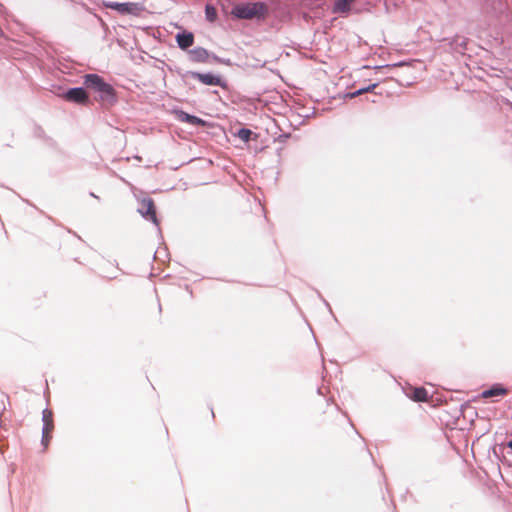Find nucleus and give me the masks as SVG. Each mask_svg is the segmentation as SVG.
<instances>
[{
    "instance_id": "5",
    "label": "nucleus",
    "mask_w": 512,
    "mask_h": 512,
    "mask_svg": "<svg viewBox=\"0 0 512 512\" xmlns=\"http://www.w3.org/2000/svg\"><path fill=\"white\" fill-rule=\"evenodd\" d=\"M65 100L74 102L77 104H86L89 101L88 94L83 88H71L69 89L65 95Z\"/></svg>"
},
{
    "instance_id": "8",
    "label": "nucleus",
    "mask_w": 512,
    "mask_h": 512,
    "mask_svg": "<svg viewBox=\"0 0 512 512\" xmlns=\"http://www.w3.org/2000/svg\"><path fill=\"white\" fill-rule=\"evenodd\" d=\"M43 432L52 433L54 430L53 412L50 409H45L42 412Z\"/></svg>"
},
{
    "instance_id": "17",
    "label": "nucleus",
    "mask_w": 512,
    "mask_h": 512,
    "mask_svg": "<svg viewBox=\"0 0 512 512\" xmlns=\"http://www.w3.org/2000/svg\"><path fill=\"white\" fill-rule=\"evenodd\" d=\"M395 67H407L409 68V65L405 64V63H399V64H386V69H393Z\"/></svg>"
},
{
    "instance_id": "20",
    "label": "nucleus",
    "mask_w": 512,
    "mask_h": 512,
    "mask_svg": "<svg viewBox=\"0 0 512 512\" xmlns=\"http://www.w3.org/2000/svg\"><path fill=\"white\" fill-rule=\"evenodd\" d=\"M508 447L512 449V440L508 443Z\"/></svg>"
},
{
    "instance_id": "13",
    "label": "nucleus",
    "mask_w": 512,
    "mask_h": 512,
    "mask_svg": "<svg viewBox=\"0 0 512 512\" xmlns=\"http://www.w3.org/2000/svg\"><path fill=\"white\" fill-rule=\"evenodd\" d=\"M181 120L184 121V122H187L189 124H192V125H200V126L205 125V121L204 120H202L201 118H199L197 116L190 115V114H187V113H183L181 115Z\"/></svg>"
},
{
    "instance_id": "11",
    "label": "nucleus",
    "mask_w": 512,
    "mask_h": 512,
    "mask_svg": "<svg viewBox=\"0 0 512 512\" xmlns=\"http://www.w3.org/2000/svg\"><path fill=\"white\" fill-rule=\"evenodd\" d=\"M411 398L417 402H427L428 401V392L423 387L414 388L412 391Z\"/></svg>"
},
{
    "instance_id": "6",
    "label": "nucleus",
    "mask_w": 512,
    "mask_h": 512,
    "mask_svg": "<svg viewBox=\"0 0 512 512\" xmlns=\"http://www.w3.org/2000/svg\"><path fill=\"white\" fill-rule=\"evenodd\" d=\"M192 78L197 79L201 83L205 85H214L219 86L221 85V78L219 76L213 75L211 73H198V72H192L191 73Z\"/></svg>"
},
{
    "instance_id": "21",
    "label": "nucleus",
    "mask_w": 512,
    "mask_h": 512,
    "mask_svg": "<svg viewBox=\"0 0 512 512\" xmlns=\"http://www.w3.org/2000/svg\"><path fill=\"white\" fill-rule=\"evenodd\" d=\"M2 34V29L0 28V35Z\"/></svg>"
},
{
    "instance_id": "16",
    "label": "nucleus",
    "mask_w": 512,
    "mask_h": 512,
    "mask_svg": "<svg viewBox=\"0 0 512 512\" xmlns=\"http://www.w3.org/2000/svg\"><path fill=\"white\" fill-rule=\"evenodd\" d=\"M238 136L243 141H249L251 136V131L249 129H240L238 132Z\"/></svg>"
},
{
    "instance_id": "18",
    "label": "nucleus",
    "mask_w": 512,
    "mask_h": 512,
    "mask_svg": "<svg viewBox=\"0 0 512 512\" xmlns=\"http://www.w3.org/2000/svg\"><path fill=\"white\" fill-rule=\"evenodd\" d=\"M362 92H363V90H359V91H357V92H355V93H351V94H350V97H351V98H352V97H355L356 95H359V94H361Z\"/></svg>"
},
{
    "instance_id": "15",
    "label": "nucleus",
    "mask_w": 512,
    "mask_h": 512,
    "mask_svg": "<svg viewBox=\"0 0 512 512\" xmlns=\"http://www.w3.org/2000/svg\"><path fill=\"white\" fill-rule=\"evenodd\" d=\"M52 439V433H49V432H43L42 431V440H41V443L44 447V449L46 450L49 446V443Z\"/></svg>"
},
{
    "instance_id": "12",
    "label": "nucleus",
    "mask_w": 512,
    "mask_h": 512,
    "mask_svg": "<svg viewBox=\"0 0 512 512\" xmlns=\"http://www.w3.org/2000/svg\"><path fill=\"white\" fill-rule=\"evenodd\" d=\"M355 0H337L334 6V12L345 13L350 9V5Z\"/></svg>"
},
{
    "instance_id": "7",
    "label": "nucleus",
    "mask_w": 512,
    "mask_h": 512,
    "mask_svg": "<svg viewBox=\"0 0 512 512\" xmlns=\"http://www.w3.org/2000/svg\"><path fill=\"white\" fill-rule=\"evenodd\" d=\"M508 394V390L501 386L500 384H496L492 386L490 389L484 390L481 393V397L483 399H488L491 397H498V396H506Z\"/></svg>"
},
{
    "instance_id": "19",
    "label": "nucleus",
    "mask_w": 512,
    "mask_h": 512,
    "mask_svg": "<svg viewBox=\"0 0 512 512\" xmlns=\"http://www.w3.org/2000/svg\"><path fill=\"white\" fill-rule=\"evenodd\" d=\"M402 85H409L411 82L407 79L405 81H399Z\"/></svg>"
},
{
    "instance_id": "10",
    "label": "nucleus",
    "mask_w": 512,
    "mask_h": 512,
    "mask_svg": "<svg viewBox=\"0 0 512 512\" xmlns=\"http://www.w3.org/2000/svg\"><path fill=\"white\" fill-rule=\"evenodd\" d=\"M190 57L195 62L205 63L209 58V54L204 48H196L190 51Z\"/></svg>"
},
{
    "instance_id": "3",
    "label": "nucleus",
    "mask_w": 512,
    "mask_h": 512,
    "mask_svg": "<svg viewBox=\"0 0 512 512\" xmlns=\"http://www.w3.org/2000/svg\"><path fill=\"white\" fill-rule=\"evenodd\" d=\"M138 211L147 220L153 222L154 224H158V219L156 216V207H155L153 199H151V198L141 199L139 202Z\"/></svg>"
},
{
    "instance_id": "1",
    "label": "nucleus",
    "mask_w": 512,
    "mask_h": 512,
    "mask_svg": "<svg viewBox=\"0 0 512 512\" xmlns=\"http://www.w3.org/2000/svg\"><path fill=\"white\" fill-rule=\"evenodd\" d=\"M268 12V6L263 2L238 3L231 10L234 17L245 20H263Z\"/></svg>"
},
{
    "instance_id": "14",
    "label": "nucleus",
    "mask_w": 512,
    "mask_h": 512,
    "mask_svg": "<svg viewBox=\"0 0 512 512\" xmlns=\"http://www.w3.org/2000/svg\"><path fill=\"white\" fill-rule=\"evenodd\" d=\"M206 19L210 22H214L217 19V10L212 5H206L205 7Z\"/></svg>"
},
{
    "instance_id": "9",
    "label": "nucleus",
    "mask_w": 512,
    "mask_h": 512,
    "mask_svg": "<svg viewBox=\"0 0 512 512\" xmlns=\"http://www.w3.org/2000/svg\"><path fill=\"white\" fill-rule=\"evenodd\" d=\"M177 44L181 49H187L194 43V36L192 33H181L176 36Z\"/></svg>"
},
{
    "instance_id": "4",
    "label": "nucleus",
    "mask_w": 512,
    "mask_h": 512,
    "mask_svg": "<svg viewBox=\"0 0 512 512\" xmlns=\"http://www.w3.org/2000/svg\"><path fill=\"white\" fill-rule=\"evenodd\" d=\"M105 7L118 11L121 14L137 15L140 7L137 3L104 2Z\"/></svg>"
},
{
    "instance_id": "2",
    "label": "nucleus",
    "mask_w": 512,
    "mask_h": 512,
    "mask_svg": "<svg viewBox=\"0 0 512 512\" xmlns=\"http://www.w3.org/2000/svg\"><path fill=\"white\" fill-rule=\"evenodd\" d=\"M84 84L87 88L92 89L99 94V101H110L115 97L114 88L97 74L85 75Z\"/></svg>"
}]
</instances>
